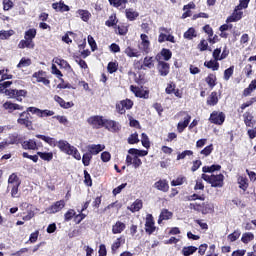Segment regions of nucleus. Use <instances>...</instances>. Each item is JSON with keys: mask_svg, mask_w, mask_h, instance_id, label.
Returning a JSON list of instances; mask_svg holds the SVG:
<instances>
[{"mask_svg": "<svg viewBox=\"0 0 256 256\" xmlns=\"http://www.w3.org/2000/svg\"><path fill=\"white\" fill-rule=\"evenodd\" d=\"M218 60H210L204 63V66L208 69H212V71H219V62Z\"/></svg>", "mask_w": 256, "mask_h": 256, "instance_id": "f704fd0d", "label": "nucleus"}, {"mask_svg": "<svg viewBox=\"0 0 256 256\" xmlns=\"http://www.w3.org/2000/svg\"><path fill=\"white\" fill-rule=\"evenodd\" d=\"M195 29L190 28L188 29L187 32L184 33V38L185 39H193V37H195Z\"/></svg>", "mask_w": 256, "mask_h": 256, "instance_id": "69168bd1", "label": "nucleus"}, {"mask_svg": "<svg viewBox=\"0 0 256 256\" xmlns=\"http://www.w3.org/2000/svg\"><path fill=\"white\" fill-rule=\"evenodd\" d=\"M5 95L10 97V99H16L18 101H23V98L27 96L26 90H17V89H7L5 90Z\"/></svg>", "mask_w": 256, "mask_h": 256, "instance_id": "20e7f679", "label": "nucleus"}, {"mask_svg": "<svg viewBox=\"0 0 256 256\" xmlns=\"http://www.w3.org/2000/svg\"><path fill=\"white\" fill-rule=\"evenodd\" d=\"M125 55H127V57H141V53L135 49V48H131V46H128L125 51H124Z\"/></svg>", "mask_w": 256, "mask_h": 256, "instance_id": "2f4dec72", "label": "nucleus"}, {"mask_svg": "<svg viewBox=\"0 0 256 256\" xmlns=\"http://www.w3.org/2000/svg\"><path fill=\"white\" fill-rule=\"evenodd\" d=\"M193 155V151L191 150H186L177 156V161H181V159H185L186 157H191Z\"/></svg>", "mask_w": 256, "mask_h": 256, "instance_id": "680f3d73", "label": "nucleus"}, {"mask_svg": "<svg viewBox=\"0 0 256 256\" xmlns=\"http://www.w3.org/2000/svg\"><path fill=\"white\" fill-rule=\"evenodd\" d=\"M53 63H56V65H59L61 69H69V67H71L67 61L60 58H54Z\"/></svg>", "mask_w": 256, "mask_h": 256, "instance_id": "37998d69", "label": "nucleus"}, {"mask_svg": "<svg viewBox=\"0 0 256 256\" xmlns=\"http://www.w3.org/2000/svg\"><path fill=\"white\" fill-rule=\"evenodd\" d=\"M109 3L114 7H121V9H125V5H127V0H109Z\"/></svg>", "mask_w": 256, "mask_h": 256, "instance_id": "de8ad7c7", "label": "nucleus"}, {"mask_svg": "<svg viewBox=\"0 0 256 256\" xmlns=\"http://www.w3.org/2000/svg\"><path fill=\"white\" fill-rule=\"evenodd\" d=\"M52 9H54L55 11H60L61 13H65L67 11H70L69 6H67L65 4V2H63V0H61L58 3H53L52 4Z\"/></svg>", "mask_w": 256, "mask_h": 256, "instance_id": "4be33fe9", "label": "nucleus"}, {"mask_svg": "<svg viewBox=\"0 0 256 256\" xmlns=\"http://www.w3.org/2000/svg\"><path fill=\"white\" fill-rule=\"evenodd\" d=\"M3 109L5 111H8V113H13V111H23V106L19 104H15L11 101H7L2 105Z\"/></svg>", "mask_w": 256, "mask_h": 256, "instance_id": "2eb2a0df", "label": "nucleus"}, {"mask_svg": "<svg viewBox=\"0 0 256 256\" xmlns=\"http://www.w3.org/2000/svg\"><path fill=\"white\" fill-rule=\"evenodd\" d=\"M19 187H21V179L17 174H11L8 178L7 190L10 191V195L13 199H19V197H21Z\"/></svg>", "mask_w": 256, "mask_h": 256, "instance_id": "f03ea898", "label": "nucleus"}, {"mask_svg": "<svg viewBox=\"0 0 256 256\" xmlns=\"http://www.w3.org/2000/svg\"><path fill=\"white\" fill-rule=\"evenodd\" d=\"M213 57L215 61H222L221 48H217L213 51Z\"/></svg>", "mask_w": 256, "mask_h": 256, "instance_id": "338daca9", "label": "nucleus"}, {"mask_svg": "<svg viewBox=\"0 0 256 256\" xmlns=\"http://www.w3.org/2000/svg\"><path fill=\"white\" fill-rule=\"evenodd\" d=\"M125 223L121 221H117L113 226H112V233L114 235H118L119 233H123L125 231Z\"/></svg>", "mask_w": 256, "mask_h": 256, "instance_id": "cd10ccee", "label": "nucleus"}, {"mask_svg": "<svg viewBox=\"0 0 256 256\" xmlns=\"http://www.w3.org/2000/svg\"><path fill=\"white\" fill-rule=\"evenodd\" d=\"M103 127H105V129H108V131H112V132L119 131L120 129L119 123L113 120H107V119L104 120Z\"/></svg>", "mask_w": 256, "mask_h": 256, "instance_id": "6ab92c4d", "label": "nucleus"}, {"mask_svg": "<svg viewBox=\"0 0 256 256\" xmlns=\"http://www.w3.org/2000/svg\"><path fill=\"white\" fill-rule=\"evenodd\" d=\"M31 65V59L29 58H22L17 65L18 69H23L24 67H29Z\"/></svg>", "mask_w": 256, "mask_h": 256, "instance_id": "603ef678", "label": "nucleus"}, {"mask_svg": "<svg viewBox=\"0 0 256 256\" xmlns=\"http://www.w3.org/2000/svg\"><path fill=\"white\" fill-rule=\"evenodd\" d=\"M56 146L60 149V151H63V153H66V155L69 153L71 150V144L65 140H60L59 142L56 141Z\"/></svg>", "mask_w": 256, "mask_h": 256, "instance_id": "b1692460", "label": "nucleus"}, {"mask_svg": "<svg viewBox=\"0 0 256 256\" xmlns=\"http://www.w3.org/2000/svg\"><path fill=\"white\" fill-rule=\"evenodd\" d=\"M169 31L170 30L165 28V27H162V28L159 29L160 35L158 37V41L160 43H165V41H167V34H165V33H169Z\"/></svg>", "mask_w": 256, "mask_h": 256, "instance_id": "c9c22d12", "label": "nucleus"}, {"mask_svg": "<svg viewBox=\"0 0 256 256\" xmlns=\"http://www.w3.org/2000/svg\"><path fill=\"white\" fill-rule=\"evenodd\" d=\"M217 103H219V98L217 97V93L212 92L211 95L207 99V105H210L213 107V106L217 105Z\"/></svg>", "mask_w": 256, "mask_h": 256, "instance_id": "e433bc0d", "label": "nucleus"}, {"mask_svg": "<svg viewBox=\"0 0 256 256\" xmlns=\"http://www.w3.org/2000/svg\"><path fill=\"white\" fill-rule=\"evenodd\" d=\"M171 217H173V213H171L167 209H163L160 213L158 223L161 224L162 221H167V220L171 219Z\"/></svg>", "mask_w": 256, "mask_h": 256, "instance_id": "7c9ffc66", "label": "nucleus"}, {"mask_svg": "<svg viewBox=\"0 0 256 256\" xmlns=\"http://www.w3.org/2000/svg\"><path fill=\"white\" fill-rule=\"evenodd\" d=\"M140 39V51H143L146 54L149 53V51H151V42L149 41V36H147V34H141Z\"/></svg>", "mask_w": 256, "mask_h": 256, "instance_id": "9d476101", "label": "nucleus"}, {"mask_svg": "<svg viewBox=\"0 0 256 256\" xmlns=\"http://www.w3.org/2000/svg\"><path fill=\"white\" fill-rule=\"evenodd\" d=\"M33 79L36 80V83H42L44 84L46 87H49V85H51V81L49 79H47V74L45 73V71L40 70L38 72H35L32 75Z\"/></svg>", "mask_w": 256, "mask_h": 256, "instance_id": "0eeeda50", "label": "nucleus"}, {"mask_svg": "<svg viewBox=\"0 0 256 256\" xmlns=\"http://www.w3.org/2000/svg\"><path fill=\"white\" fill-rule=\"evenodd\" d=\"M22 147L26 150L35 151L37 150V142L33 139L22 142Z\"/></svg>", "mask_w": 256, "mask_h": 256, "instance_id": "bb28decb", "label": "nucleus"}, {"mask_svg": "<svg viewBox=\"0 0 256 256\" xmlns=\"http://www.w3.org/2000/svg\"><path fill=\"white\" fill-rule=\"evenodd\" d=\"M154 187L158 189V191H163L164 193L169 191V184L167 183V180H159L154 184Z\"/></svg>", "mask_w": 256, "mask_h": 256, "instance_id": "c85d7f7f", "label": "nucleus"}, {"mask_svg": "<svg viewBox=\"0 0 256 256\" xmlns=\"http://www.w3.org/2000/svg\"><path fill=\"white\" fill-rule=\"evenodd\" d=\"M129 155L126 157V165H133L134 169H139L143 162L139 159V157H145L149 152L147 150H139L135 148H131L128 150ZM132 155V156H131Z\"/></svg>", "mask_w": 256, "mask_h": 256, "instance_id": "f257e3e1", "label": "nucleus"}, {"mask_svg": "<svg viewBox=\"0 0 256 256\" xmlns=\"http://www.w3.org/2000/svg\"><path fill=\"white\" fill-rule=\"evenodd\" d=\"M238 185H239L240 189H242V191H247V189L249 187V180H247V178L244 176H239L238 177Z\"/></svg>", "mask_w": 256, "mask_h": 256, "instance_id": "473e14b6", "label": "nucleus"}, {"mask_svg": "<svg viewBox=\"0 0 256 256\" xmlns=\"http://www.w3.org/2000/svg\"><path fill=\"white\" fill-rule=\"evenodd\" d=\"M141 143H142L143 147H145L146 149H149L150 142H149V137L147 136V134L142 133Z\"/></svg>", "mask_w": 256, "mask_h": 256, "instance_id": "bf43d9fd", "label": "nucleus"}, {"mask_svg": "<svg viewBox=\"0 0 256 256\" xmlns=\"http://www.w3.org/2000/svg\"><path fill=\"white\" fill-rule=\"evenodd\" d=\"M144 67H147V69H153L155 67V60L153 57L146 56L143 61Z\"/></svg>", "mask_w": 256, "mask_h": 256, "instance_id": "a19ab883", "label": "nucleus"}, {"mask_svg": "<svg viewBox=\"0 0 256 256\" xmlns=\"http://www.w3.org/2000/svg\"><path fill=\"white\" fill-rule=\"evenodd\" d=\"M105 144H91L88 146V151L90 155H99L101 151H104Z\"/></svg>", "mask_w": 256, "mask_h": 256, "instance_id": "f3484780", "label": "nucleus"}, {"mask_svg": "<svg viewBox=\"0 0 256 256\" xmlns=\"http://www.w3.org/2000/svg\"><path fill=\"white\" fill-rule=\"evenodd\" d=\"M117 67H118L117 63H115V62H110V63L108 64L107 69H108V71H109L110 73H115V71H117Z\"/></svg>", "mask_w": 256, "mask_h": 256, "instance_id": "774afa93", "label": "nucleus"}, {"mask_svg": "<svg viewBox=\"0 0 256 256\" xmlns=\"http://www.w3.org/2000/svg\"><path fill=\"white\" fill-rule=\"evenodd\" d=\"M67 155H72L74 159H76L77 161H81V153H79V150H77L75 146H72L70 148Z\"/></svg>", "mask_w": 256, "mask_h": 256, "instance_id": "49530a36", "label": "nucleus"}, {"mask_svg": "<svg viewBox=\"0 0 256 256\" xmlns=\"http://www.w3.org/2000/svg\"><path fill=\"white\" fill-rule=\"evenodd\" d=\"M19 49H35V42L33 40L25 39L21 40L18 44Z\"/></svg>", "mask_w": 256, "mask_h": 256, "instance_id": "a878e982", "label": "nucleus"}, {"mask_svg": "<svg viewBox=\"0 0 256 256\" xmlns=\"http://www.w3.org/2000/svg\"><path fill=\"white\" fill-rule=\"evenodd\" d=\"M77 215V213L73 209H69L65 214H64V221H71Z\"/></svg>", "mask_w": 256, "mask_h": 256, "instance_id": "5fc2aeb1", "label": "nucleus"}, {"mask_svg": "<svg viewBox=\"0 0 256 256\" xmlns=\"http://www.w3.org/2000/svg\"><path fill=\"white\" fill-rule=\"evenodd\" d=\"M54 101H56V103H58L62 109H71V107L75 105L73 102H65V100H63V98L59 97L58 95L54 96Z\"/></svg>", "mask_w": 256, "mask_h": 256, "instance_id": "5701e85b", "label": "nucleus"}, {"mask_svg": "<svg viewBox=\"0 0 256 256\" xmlns=\"http://www.w3.org/2000/svg\"><path fill=\"white\" fill-rule=\"evenodd\" d=\"M155 221H153V215L147 214L145 222V231L148 235L155 233Z\"/></svg>", "mask_w": 256, "mask_h": 256, "instance_id": "ddd939ff", "label": "nucleus"}, {"mask_svg": "<svg viewBox=\"0 0 256 256\" xmlns=\"http://www.w3.org/2000/svg\"><path fill=\"white\" fill-rule=\"evenodd\" d=\"M173 57L171 50L163 48L161 52L156 56V61H169Z\"/></svg>", "mask_w": 256, "mask_h": 256, "instance_id": "dca6fc26", "label": "nucleus"}, {"mask_svg": "<svg viewBox=\"0 0 256 256\" xmlns=\"http://www.w3.org/2000/svg\"><path fill=\"white\" fill-rule=\"evenodd\" d=\"M191 122V117L189 115H187L184 118V121H180L177 125V131L178 133H183V131H185V129H187V127L189 126V123Z\"/></svg>", "mask_w": 256, "mask_h": 256, "instance_id": "393cba45", "label": "nucleus"}, {"mask_svg": "<svg viewBox=\"0 0 256 256\" xmlns=\"http://www.w3.org/2000/svg\"><path fill=\"white\" fill-rule=\"evenodd\" d=\"M243 18V11L241 9L235 8L233 14L227 19L228 23H235L237 21H241Z\"/></svg>", "mask_w": 256, "mask_h": 256, "instance_id": "a211bd4d", "label": "nucleus"}, {"mask_svg": "<svg viewBox=\"0 0 256 256\" xmlns=\"http://www.w3.org/2000/svg\"><path fill=\"white\" fill-rule=\"evenodd\" d=\"M191 209H196L197 211H201L203 215H207V213H213V204L211 203H203L202 205H197V203L190 204Z\"/></svg>", "mask_w": 256, "mask_h": 256, "instance_id": "423d86ee", "label": "nucleus"}, {"mask_svg": "<svg viewBox=\"0 0 256 256\" xmlns=\"http://www.w3.org/2000/svg\"><path fill=\"white\" fill-rule=\"evenodd\" d=\"M131 213H137V211H141L143 209V200L136 199L130 206L127 207Z\"/></svg>", "mask_w": 256, "mask_h": 256, "instance_id": "aec40b11", "label": "nucleus"}, {"mask_svg": "<svg viewBox=\"0 0 256 256\" xmlns=\"http://www.w3.org/2000/svg\"><path fill=\"white\" fill-rule=\"evenodd\" d=\"M253 239H255V235L251 232H246L242 235L241 241L247 245V243H251Z\"/></svg>", "mask_w": 256, "mask_h": 256, "instance_id": "58836bf2", "label": "nucleus"}, {"mask_svg": "<svg viewBox=\"0 0 256 256\" xmlns=\"http://www.w3.org/2000/svg\"><path fill=\"white\" fill-rule=\"evenodd\" d=\"M130 91L134 93L135 97H139L140 99H149V91L141 87L131 85Z\"/></svg>", "mask_w": 256, "mask_h": 256, "instance_id": "9b49d317", "label": "nucleus"}, {"mask_svg": "<svg viewBox=\"0 0 256 256\" xmlns=\"http://www.w3.org/2000/svg\"><path fill=\"white\" fill-rule=\"evenodd\" d=\"M92 156L90 153H85L82 157V163L85 167H89L91 163Z\"/></svg>", "mask_w": 256, "mask_h": 256, "instance_id": "4d7b16f0", "label": "nucleus"}, {"mask_svg": "<svg viewBox=\"0 0 256 256\" xmlns=\"http://www.w3.org/2000/svg\"><path fill=\"white\" fill-rule=\"evenodd\" d=\"M106 25L107 27H114V25H117V16H115V14H112L106 21Z\"/></svg>", "mask_w": 256, "mask_h": 256, "instance_id": "13d9d810", "label": "nucleus"}, {"mask_svg": "<svg viewBox=\"0 0 256 256\" xmlns=\"http://www.w3.org/2000/svg\"><path fill=\"white\" fill-rule=\"evenodd\" d=\"M15 35V31L13 30H1L0 31V40L9 39Z\"/></svg>", "mask_w": 256, "mask_h": 256, "instance_id": "79ce46f5", "label": "nucleus"}, {"mask_svg": "<svg viewBox=\"0 0 256 256\" xmlns=\"http://www.w3.org/2000/svg\"><path fill=\"white\" fill-rule=\"evenodd\" d=\"M201 155H204L205 157H209L210 153H213V144H210L206 146L203 150H201Z\"/></svg>", "mask_w": 256, "mask_h": 256, "instance_id": "052dcab7", "label": "nucleus"}, {"mask_svg": "<svg viewBox=\"0 0 256 256\" xmlns=\"http://www.w3.org/2000/svg\"><path fill=\"white\" fill-rule=\"evenodd\" d=\"M37 139H42V141H45V143H48L50 147H57V140L55 138H51L49 136L37 134L36 135Z\"/></svg>", "mask_w": 256, "mask_h": 256, "instance_id": "c756f323", "label": "nucleus"}, {"mask_svg": "<svg viewBox=\"0 0 256 256\" xmlns=\"http://www.w3.org/2000/svg\"><path fill=\"white\" fill-rule=\"evenodd\" d=\"M37 155H39L40 159L43 161H53V152H37Z\"/></svg>", "mask_w": 256, "mask_h": 256, "instance_id": "4c0bfd02", "label": "nucleus"}, {"mask_svg": "<svg viewBox=\"0 0 256 256\" xmlns=\"http://www.w3.org/2000/svg\"><path fill=\"white\" fill-rule=\"evenodd\" d=\"M65 208V200H59L46 209L47 213L55 214Z\"/></svg>", "mask_w": 256, "mask_h": 256, "instance_id": "f8f14e48", "label": "nucleus"}, {"mask_svg": "<svg viewBox=\"0 0 256 256\" xmlns=\"http://www.w3.org/2000/svg\"><path fill=\"white\" fill-rule=\"evenodd\" d=\"M139 142V134L134 133L128 138V143L130 145H135V143Z\"/></svg>", "mask_w": 256, "mask_h": 256, "instance_id": "e2e57ef3", "label": "nucleus"}, {"mask_svg": "<svg viewBox=\"0 0 256 256\" xmlns=\"http://www.w3.org/2000/svg\"><path fill=\"white\" fill-rule=\"evenodd\" d=\"M211 123L223 125L225 123V114L223 112H213L210 116Z\"/></svg>", "mask_w": 256, "mask_h": 256, "instance_id": "4468645a", "label": "nucleus"}, {"mask_svg": "<svg viewBox=\"0 0 256 256\" xmlns=\"http://www.w3.org/2000/svg\"><path fill=\"white\" fill-rule=\"evenodd\" d=\"M201 179L209 183L211 187H223V181H225V176L223 174H202Z\"/></svg>", "mask_w": 256, "mask_h": 256, "instance_id": "7ed1b4c3", "label": "nucleus"}, {"mask_svg": "<svg viewBox=\"0 0 256 256\" xmlns=\"http://www.w3.org/2000/svg\"><path fill=\"white\" fill-rule=\"evenodd\" d=\"M51 73L52 75H56L58 79H61V77H63V73H61V71L57 69V66L55 64H52Z\"/></svg>", "mask_w": 256, "mask_h": 256, "instance_id": "0e129e2a", "label": "nucleus"}, {"mask_svg": "<svg viewBox=\"0 0 256 256\" xmlns=\"http://www.w3.org/2000/svg\"><path fill=\"white\" fill-rule=\"evenodd\" d=\"M256 89V80H252L251 83L249 84L248 88H246L243 92V95L245 97H248V95H251L253 91Z\"/></svg>", "mask_w": 256, "mask_h": 256, "instance_id": "ea45409f", "label": "nucleus"}, {"mask_svg": "<svg viewBox=\"0 0 256 256\" xmlns=\"http://www.w3.org/2000/svg\"><path fill=\"white\" fill-rule=\"evenodd\" d=\"M21 211H27V214L22 217L23 221H31L35 217V211L29 203L24 202L20 205Z\"/></svg>", "mask_w": 256, "mask_h": 256, "instance_id": "6e6552de", "label": "nucleus"}, {"mask_svg": "<svg viewBox=\"0 0 256 256\" xmlns=\"http://www.w3.org/2000/svg\"><path fill=\"white\" fill-rule=\"evenodd\" d=\"M195 251H197V247H195V246H188V247H184L182 249V254L184 256H189V255H193V253H195Z\"/></svg>", "mask_w": 256, "mask_h": 256, "instance_id": "09e8293b", "label": "nucleus"}, {"mask_svg": "<svg viewBox=\"0 0 256 256\" xmlns=\"http://www.w3.org/2000/svg\"><path fill=\"white\" fill-rule=\"evenodd\" d=\"M234 69H235V67L231 66L230 68H228L224 71V80L225 81H229V79H231V77L233 76Z\"/></svg>", "mask_w": 256, "mask_h": 256, "instance_id": "6e6d98bb", "label": "nucleus"}, {"mask_svg": "<svg viewBox=\"0 0 256 256\" xmlns=\"http://www.w3.org/2000/svg\"><path fill=\"white\" fill-rule=\"evenodd\" d=\"M29 117H30L29 113L22 112V113H20L17 123L19 125H24V127H26L27 129H33V122L31 121V119Z\"/></svg>", "mask_w": 256, "mask_h": 256, "instance_id": "1a4fd4ad", "label": "nucleus"}, {"mask_svg": "<svg viewBox=\"0 0 256 256\" xmlns=\"http://www.w3.org/2000/svg\"><path fill=\"white\" fill-rule=\"evenodd\" d=\"M215 81H217V77H215L213 74H209L206 78V83L209 85V87H211V89L215 87Z\"/></svg>", "mask_w": 256, "mask_h": 256, "instance_id": "864d4df0", "label": "nucleus"}, {"mask_svg": "<svg viewBox=\"0 0 256 256\" xmlns=\"http://www.w3.org/2000/svg\"><path fill=\"white\" fill-rule=\"evenodd\" d=\"M202 171L203 173H215V171H221V165L213 164L212 166H204Z\"/></svg>", "mask_w": 256, "mask_h": 256, "instance_id": "72a5a7b5", "label": "nucleus"}, {"mask_svg": "<svg viewBox=\"0 0 256 256\" xmlns=\"http://www.w3.org/2000/svg\"><path fill=\"white\" fill-rule=\"evenodd\" d=\"M126 17H127V19H129V21H135V19H137V17H139V13L133 9H127Z\"/></svg>", "mask_w": 256, "mask_h": 256, "instance_id": "c03bdc74", "label": "nucleus"}, {"mask_svg": "<svg viewBox=\"0 0 256 256\" xmlns=\"http://www.w3.org/2000/svg\"><path fill=\"white\" fill-rule=\"evenodd\" d=\"M77 14L82 19V21L87 22L89 19H91V13L87 10H78Z\"/></svg>", "mask_w": 256, "mask_h": 256, "instance_id": "a18cd8bd", "label": "nucleus"}, {"mask_svg": "<svg viewBox=\"0 0 256 256\" xmlns=\"http://www.w3.org/2000/svg\"><path fill=\"white\" fill-rule=\"evenodd\" d=\"M36 36H37V30L29 29L28 31L25 32L24 38L30 41H33V39H35Z\"/></svg>", "mask_w": 256, "mask_h": 256, "instance_id": "8fccbe9b", "label": "nucleus"}, {"mask_svg": "<svg viewBox=\"0 0 256 256\" xmlns=\"http://www.w3.org/2000/svg\"><path fill=\"white\" fill-rule=\"evenodd\" d=\"M239 237H241V231L235 230L233 233L228 235V241H230L231 243H235V241H237Z\"/></svg>", "mask_w": 256, "mask_h": 256, "instance_id": "3c124183", "label": "nucleus"}, {"mask_svg": "<svg viewBox=\"0 0 256 256\" xmlns=\"http://www.w3.org/2000/svg\"><path fill=\"white\" fill-rule=\"evenodd\" d=\"M87 123L93 127V129H101V127H104L105 124V118L103 116H91L87 119Z\"/></svg>", "mask_w": 256, "mask_h": 256, "instance_id": "39448f33", "label": "nucleus"}, {"mask_svg": "<svg viewBox=\"0 0 256 256\" xmlns=\"http://www.w3.org/2000/svg\"><path fill=\"white\" fill-rule=\"evenodd\" d=\"M158 72L162 77L169 75V64L163 61H158Z\"/></svg>", "mask_w": 256, "mask_h": 256, "instance_id": "412c9836", "label": "nucleus"}]
</instances>
